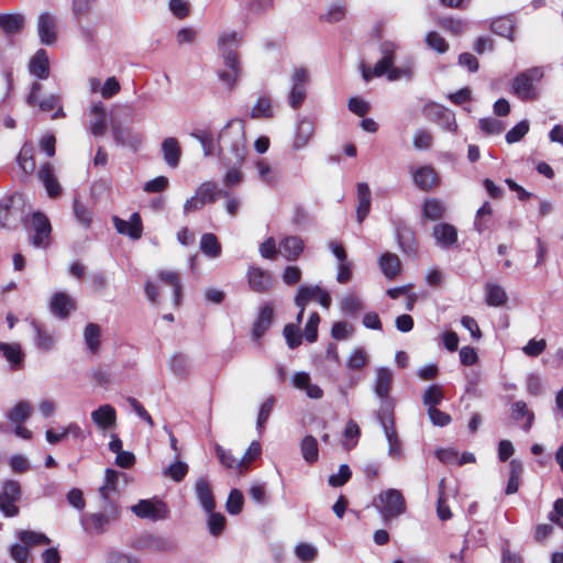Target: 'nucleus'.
<instances>
[{
  "label": "nucleus",
  "instance_id": "nucleus-45",
  "mask_svg": "<svg viewBox=\"0 0 563 563\" xmlns=\"http://www.w3.org/2000/svg\"><path fill=\"white\" fill-rule=\"evenodd\" d=\"M90 113L95 117V120L90 123V132L95 136L103 135L106 132L104 123V109L101 103H96L91 107Z\"/></svg>",
  "mask_w": 563,
  "mask_h": 563
},
{
  "label": "nucleus",
  "instance_id": "nucleus-5",
  "mask_svg": "<svg viewBox=\"0 0 563 563\" xmlns=\"http://www.w3.org/2000/svg\"><path fill=\"white\" fill-rule=\"evenodd\" d=\"M219 197L228 198L229 192L219 189L216 181H203L197 187L195 195L184 203V213L201 210L205 205L216 202Z\"/></svg>",
  "mask_w": 563,
  "mask_h": 563
},
{
  "label": "nucleus",
  "instance_id": "nucleus-32",
  "mask_svg": "<svg viewBox=\"0 0 563 563\" xmlns=\"http://www.w3.org/2000/svg\"><path fill=\"white\" fill-rule=\"evenodd\" d=\"M508 300L506 290L496 283L485 285V302L489 307H501Z\"/></svg>",
  "mask_w": 563,
  "mask_h": 563
},
{
  "label": "nucleus",
  "instance_id": "nucleus-9",
  "mask_svg": "<svg viewBox=\"0 0 563 563\" xmlns=\"http://www.w3.org/2000/svg\"><path fill=\"white\" fill-rule=\"evenodd\" d=\"M393 384V373L389 368L379 367L376 372L375 394L382 399L383 407L378 413L382 416H390L391 402L389 400V391Z\"/></svg>",
  "mask_w": 563,
  "mask_h": 563
},
{
  "label": "nucleus",
  "instance_id": "nucleus-18",
  "mask_svg": "<svg viewBox=\"0 0 563 563\" xmlns=\"http://www.w3.org/2000/svg\"><path fill=\"white\" fill-rule=\"evenodd\" d=\"M112 221L115 230L119 233L129 235L134 240L141 238L143 225L139 213H133L129 221L122 220L119 217L114 216Z\"/></svg>",
  "mask_w": 563,
  "mask_h": 563
},
{
  "label": "nucleus",
  "instance_id": "nucleus-36",
  "mask_svg": "<svg viewBox=\"0 0 563 563\" xmlns=\"http://www.w3.org/2000/svg\"><path fill=\"white\" fill-rule=\"evenodd\" d=\"M413 181L421 190L431 189L437 183V175L432 167L423 166L418 168L413 175Z\"/></svg>",
  "mask_w": 563,
  "mask_h": 563
},
{
  "label": "nucleus",
  "instance_id": "nucleus-27",
  "mask_svg": "<svg viewBox=\"0 0 563 563\" xmlns=\"http://www.w3.org/2000/svg\"><path fill=\"white\" fill-rule=\"evenodd\" d=\"M432 235L437 244L442 247L451 246L457 239L455 227L448 223H439L434 225Z\"/></svg>",
  "mask_w": 563,
  "mask_h": 563
},
{
  "label": "nucleus",
  "instance_id": "nucleus-56",
  "mask_svg": "<svg viewBox=\"0 0 563 563\" xmlns=\"http://www.w3.org/2000/svg\"><path fill=\"white\" fill-rule=\"evenodd\" d=\"M159 278L174 288L175 303L178 305L181 291L179 275L176 272L163 271L159 273Z\"/></svg>",
  "mask_w": 563,
  "mask_h": 563
},
{
  "label": "nucleus",
  "instance_id": "nucleus-6",
  "mask_svg": "<svg viewBox=\"0 0 563 563\" xmlns=\"http://www.w3.org/2000/svg\"><path fill=\"white\" fill-rule=\"evenodd\" d=\"M376 500V507L385 522L399 517L406 511L405 497L398 489H386L378 495Z\"/></svg>",
  "mask_w": 563,
  "mask_h": 563
},
{
  "label": "nucleus",
  "instance_id": "nucleus-41",
  "mask_svg": "<svg viewBox=\"0 0 563 563\" xmlns=\"http://www.w3.org/2000/svg\"><path fill=\"white\" fill-rule=\"evenodd\" d=\"M101 329L97 323H88L84 330L87 347L91 353H97L100 347Z\"/></svg>",
  "mask_w": 563,
  "mask_h": 563
},
{
  "label": "nucleus",
  "instance_id": "nucleus-13",
  "mask_svg": "<svg viewBox=\"0 0 563 563\" xmlns=\"http://www.w3.org/2000/svg\"><path fill=\"white\" fill-rule=\"evenodd\" d=\"M231 124L232 121H229L220 131L218 143H216L212 133L207 130H195L191 132V136L200 142L205 156H211L214 154L217 145L220 146V143L225 141Z\"/></svg>",
  "mask_w": 563,
  "mask_h": 563
},
{
  "label": "nucleus",
  "instance_id": "nucleus-11",
  "mask_svg": "<svg viewBox=\"0 0 563 563\" xmlns=\"http://www.w3.org/2000/svg\"><path fill=\"white\" fill-rule=\"evenodd\" d=\"M133 547L136 550H147L153 552H174L177 548L173 540L151 533H146L137 538Z\"/></svg>",
  "mask_w": 563,
  "mask_h": 563
},
{
  "label": "nucleus",
  "instance_id": "nucleus-33",
  "mask_svg": "<svg viewBox=\"0 0 563 563\" xmlns=\"http://www.w3.org/2000/svg\"><path fill=\"white\" fill-rule=\"evenodd\" d=\"M357 200L356 217L361 223L371 210V189L366 183L357 184Z\"/></svg>",
  "mask_w": 563,
  "mask_h": 563
},
{
  "label": "nucleus",
  "instance_id": "nucleus-62",
  "mask_svg": "<svg viewBox=\"0 0 563 563\" xmlns=\"http://www.w3.org/2000/svg\"><path fill=\"white\" fill-rule=\"evenodd\" d=\"M243 494L239 489H232L227 500V510L231 515H239L243 507Z\"/></svg>",
  "mask_w": 563,
  "mask_h": 563
},
{
  "label": "nucleus",
  "instance_id": "nucleus-21",
  "mask_svg": "<svg viewBox=\"0 0 563 563\" xmlns=\"http://www.w3.org/2000/svg\"><path fill=\"white\" fill-rule=\"evenodd\" d=\"M274 321V310L269 305H265L260 309L258 316L253 324L252 335L255 340H260L271 328Z\"/></svg>",
  "mask_w": 563,
  "mask_h": 563
},
{
  "label": "nucleus",
  "instance_id": "nucleus-1",
  "mask_svg": "<svg viewBox=\"0 0 563 563\" xmlns=\"http://www.w3.org/2000/svg\"><path fill=\"white\" fill-rule=\"evenodd\" d=\"M242 42V35L235 31L223 33L219 36L218 47L221 53L227 70L219 71V78L230 89L234 87L239 80L242 68L236 53L238 47Z\"/></svg>",
  "mask_w": 563,
  "mask_h": 563
},
{
  "label": "nucleus",
  "instance_id": "nucleus-63",
  "mask_svg": "<svg viewBox=\"0 0 563 563\" xmlns=\"http://www.w3.org/2000/svg\"><path fill=\"white\" fill-rule=\"evenodd\" d=\"M426 43L438 53H445L449 48L446 41L435 31H431L427 34Z\"/></svg>",
  "mask_w": 563,
  "mask_h": 563
},
{
  "label": "nucleus",
  "instance_id": "nucleus-15",
  "mask_svg": "<svg viewBox=\"0 0 563 563\" xmlns=\"http://www.w3.org/2000/svg\"><path fill=\"white\" fill-rule=\"evenodd\" d=\"M424 111L430 120L435 121L449 131L455 130V113L450 109L438 103H431L424 108Z\"/></svg>",
  "mask_w": 563,
  "mask_h": 563
},
{
  "label": "nucleus",
  "instance_id": "nucleus-23",
  "mask_svg": "<svg viewBox=\"0 0 563 563\" xmlns=\"http://www.w3.org/2000/svg\"><path fill=\"white\" fill-rule=\"evenodd\" d=\"M30 73L38 79H46L49 76V60L45 49H38L29 63Z\"/></svg>",
  "mask_w": 563,
  "mask_h": 563
},
{
  "label": "nucleus",
  "instance_id": "nucleus-44",
  "mask_svg": "<svg viewBox=\"0 0 563 563\" xmlns=\"http://www.w3.org/2000/svg\"><path fill=\"white\" fill-rule=\"evenodd\" d=\"M493 214V208L489 201H484L477 209L474 220V229L479 233H484L488 229L487 220Z\"/></svg>",
  "mask_w": 563,
  "mask_h": 563
},
{
  "label": "nucleus",
  "instance_id": "nucleus-49",
  "mask_svg": "<svg viewBox=\"0 0 563 563\" xmlns=\"http://www.w3.org/2000/svg\"><path fill=\"white\" fill-rule=\"evenodd\" d=\"M32 327L35 331V344L42 351H51L54 347L55 340L54 336L41 328L38 323L35 321L32 322Z\"/></svg>",
  "mask_w": 563,
  "mask_h": 563
},
{
  "label": "nucleus",
  "instance_id": "nucleus-58",
  "mask_svg": "<svg viewBox=\"0 0 563 563\" xmlns=\"http://www.w3.org/2000/svg\"><path fill=\"white\" fill-rule=\"evenodd\" d=\"M188 473V465L185 462L177 461L163 471V475L170 477L175 482H180Z\"/></svg>",
  "mask_w": 563,
  "mask_h": 563
},
{
  "label": "nucleus",
  "instance_id": "nucleus-38",
  "mask_svg": "<svg viewBox=\"0 0 563 563\" xmlns=\"http://www.w3.org/2000/svg\"><path fill=\"white\" fill-rule=\"evenodd\" d=\"M388 418H389V416H382L380 413H378V419L380 420V422L384 427L385 434H386V438L389 443V450H388L389 455L393 457H400L401 444L397 438L395 429L387 424Z\"/></svg>",
  "mask_w": 563,
  "mask_h": 563
},
{
  "label": "nucleus",
  "instance_id": "nucleus-43",
  "mask_svg": "<svg viewBox=\"0 0 563 563\" xmlns=\"http://www.w3.org/2000/svg\"><path fill=\"white\" fill-rule=\"evenodd\" d=\"M530 130V122L528 119H522L516 123L505 135V141L508 144H515L520 142Z\"/></svg>",
  "mask_w": 563,
  "mask_h": 563
},
{
  "label": "nucleus",
  "instance_id": "nucleus-60",
  "mask_svg": "<svg viewBox=\"0 0 563 563\" xmlns=\"http://www.w3.org/2000/svg\"><path fill=\"white\" fill-rule=\"evenodd\" d=\"M170 368L177 376H186L189 372V360L184 354H175L170 361Z\"/></svg>",
  "mask_w": 563,
  "mask_h": 563
},
{
  "label": "nucleus",
  "instance_id": "nucleus-26",
  "mask_svg": "<svg viewBox=\"0 0 563 563\" xmlns=\"http://www.w3.org/2000/svg\"><path fill=\"white\" fill-rule=\"evenodd\" d=\"M91 419L100 429H110L115 426L117 412L112 406L102 405L91 412Z\"/></svg>",
  "mask_w": 563,
  "mask_h": 563
},
{
  "label": "nucleus",
  "instance_id": "nucleus-4",
  "mask_svg": "<svg viewBox=\"0 0 563 563\" xmlns=\"http://www.w3.org/2000/svg\"><path fill=\"white\" fill-rule=\"evenodd\" d=\"M101 511L87 514L81 520L84 529L93 534H102L120 519V507L117 501H101Z\"/></svg>",
  "mask_w": 563,
  "mask_h": 563
},
{
  "label": "nucleus",
  "instance_id": "nucleus-64",
  "mask_svg": "<svg viewBox=\"0 0 563 563\" xmlns=\"http://www.w3.org/2000/svg\"><path fill=\"white\" fill-rule=\"evenodd\" d=\"M74 214L79 223L88 228L92 221L91 211L78 199L74 201Z\"/></svg>",
  "mask_w": 563,
  "mask_h": 563
},
{
  "label": "nucleus",
  "instance_id": "nucleus-28",
  "mask_svg": "<svg viewBox=\"0 0 563 563\" xmlns=\"http://www.w3.org/2000/svg\"><path fill=\"white\" fill-rule=\"evenodd\" d=\"M162 152L168 166L173 168L178 166L181 156V148L176 137H166L162 142Z\"/></svg>",
  "mask_w": 563,
  "mask_h": 563
},
{
  "label": "nucleus",
  "instance_id": "nucleus-40",
  "mask_svg": "<svg viewBox=\"0 0 563 563\" xmlns=\"http://www.w3.org/2000/svg\"><path fill=\"white\" fill-rule=\"evenodd\" d=\"M24 25L22 14H0V26L7 35L19 33Z\"/></svg>",
  "mask_w": 563,
  "mask_h": 563
},
{
  "label": "nucleus",
  "instance_id": "nucleus-37",
  "mask_svg": "<svg viewBox=\"0 0 563 563\" xmlns=\"http://www.w3.org/2000/svg\"><path fill=\"white\" fill-rule=\"evenodd\" d=\"M313 122L306 118L301 119L297 125V133L294 141V147H303L313 135Z\"/></svg>",
  "mask_w": 563,
  "mask_h": 563
},
{
  "label": "nucleus",
  "instance_id": "nucleus-53",
  "mask_svg": "<svg viewBox=\"0 0 563 563\" xmlns=\"http://www.w3.org/2000/svg\"><path fill=\"white\" fill-rule=\"evenodd\" d=\"M443 390L440 385H431L429 386L422 397V401L429 408H435L443 399Z\"/></svg>",
  "mask_w": 563,
  "mask_h": 563
},
{
  "label": "nucleus",
  "instance_id": "nucleus-31",
  "mask_svg": "<svg viewBox=\"0 0 563 563\" xmlns=\"http://www.w3.org/2000/svg\"><path fill=\"white\" fill-rule=\"evenodd\" d=\"M379 267L388 279L396 278L400 272H401V263L399 257L394 253H384L379 261H378Z\"/></svg>",
  "mask_w": 563,
  "mask_h": 563
},
{
  "label": "nucleus",
  "instance_id": "nucleus-47",
  "mask_svg": "<svg viewBox=\"0 0 563 563\" xmlns=\"http://www.w3.org/2000/svg\"><path fill=\"white\" fill-rule=\"evenodd\" d=\"M32 412V406L27 401H19L8 413V419L13 423L24 422Z\"/></svg>",
  "mask_w": 563,
  "mask_h": 563
},
{
  "label": "nucleus",
  "instance_id": "nucleus-19",
  "mask_svg": "<svg viewBox=\"0 0 563 563\" xmlns=\"http://www.w3.org/2000/svg\"><path fill=\"white\" fill-rule=\"evenodd\" d=\"M76 309V301L66 292H56L51 299L52 312L65 319Z\"/></svg>",
  "mask_w": 563,
  "mask_h": 563
},
{
  "label": "nucleus",
  "instance_id": "nucleus-25",
  "mask_svg": "<svg viewBox=\"0 0 563 563\" xmlns=\"http://www.w3.org/2000/svg\"><path fill=\"white\" fill-rule=\"evenodd\" d=\"M112 134L115 142L120 145L137 148L142 144V136L140 134L123 128L120 123L112 124Z\"/></svg>",
  "mask_w": 563,
  "mask_h": 563
},
{
  "label": "nucleus",
  "instance_id": "nucleus-22",
  "mask_svg": "<svg viewBox=\"0 0 563 563\" xmlns=\"http://www.w3.org/2000/svg\"><path fill=\"white\" fill-rule=\"evenodd\" d=\"M196 496L201 505V507L207 511L211 512L214 510L216 501L212 493V488L205 477H200L197 479L195 485Z\"/></svg>",
  "mask_w": 563,
  "mask_h": 563
},
{
  "label": "nucleus",
  "instance_id": "nucleus-8",
  "mask_svg": "<svg viewBox=\"0 0 563 563\" xmlns=\"http://www.w3.org/2000/svg\"><path fill=\"white\" fill-rule=\"evenodd\" d=\"M21 203L20 194H13L0 200V227L12 228L23 220V212L18 209Z\"/></svg>",
  "mask_w": 563,
  "mask_h": 563
},
{
  "label": "nucleus",
  "instance_id": "nucleus-20",
  "mask_svg": "<svg viewBox=\"0 0 563 563\" xmlns=\"http://www.w3.org/2000/svg\"><path fill=\"white\" fill-rule=\"evenodd\" d=\"M247 276L249 285L255 292H265L273 286L272 276L258 267H250Z\"/></svg>",
  "mask_w": 563,
  "mask_h": 563
},
{
  "label": "nucleus",
  "instance_id": "nucleus-12",
  "mask_svg": "<svg viewBox=\"0 0 563 563\" xmlns=\"http://www.w3.org/2000/svg\"><path fill=\"white\" fill-rule=\"evenodd\" d=\"M310 300H317L320 305L328 309L332 299L329 292L319 286H301L295 298L296 306H306Z\"/></svg>",
  "mask_w": 563,
  "mask_h": 563
},
{
  "label": "nucleus",
  "instance_id": "nucleus-39",
  "mask_svg": "<svg viewBox=\"0 0 563 563\" xmlns=\"http://www.w3.org/2000/svg\"><path fill=\"white\" fill-rule=\"evenodd\" d=\"M40 178L43 181L49 197H57L60 194V186L53 174L49 164H45L40 168Z\"/></svg>",
  "mask_w": 563,
  "mask_h": 563
},
{
  "label": "nucleus",
  "instance_id": "nucleus-14",
  "mask_svg": "<svg viewBox=\"0 0 563 563\" xmlns=\"http://www.w3.org/2000/svg\"><path fill=\"white\" fill-rule=\"evenodd\" d=\"M34 234L31 235V243L36 246H46L51 234V223L41 212H34L32 217Z\"/></svg>",
  "mask_w": 563,
  "mask_h": 563
},
{
  "label": "nucleus",
  "instance_id": "nucleus-48",
  "mask_svg": "<svg viewBox=\"0 0 563 563\" xmlns=\"http://www.w3.org/2000/svg\"><path fill=\"white\" fill-rule=\"evenodd\" d=\"M302 457L308 463H314L318 460V442L314 437L306 435L300 444Z\"/></svg>",
  "mask_w": 563,
  "mask_h": 563
},
{
  "label": "nucleus",
  "instance_id": "nucleus-61",
  "mask_svg": "<svg viewBox=\"0 0 563 563\" xmlns=\"http://www.w3.org/2000/svg\"><path fill=\"white\" fill-rule=\"evenodd\" d=\"M284 336L290 349H296L301 344V334L298 325L288 323L284 328Z\"/></svg>",
  "mask_w": 563,
  "mask_h": 563
},
{
  "label": "nucleus",
  "instance_id": "nucleus-34",
  "mask_svg": "<svg viewBox=\"0 0 563 563\" xmlns=\"http://www.w3.org/2000/svg\"><path fill=\"white\" fill-rule=\"evenodd\" d=\"M523 472V464L520 460L512 459L509 462V477L505 487L506 495L516 494L519 489L520 476Z\"/></svg>",
  "mask_w": 563,
  "mask_h": 563
},
{
  "label": "nucleus",
  "instance_id": "nucleus-50",
  "mask_svg": "<svg viewBox=\"0 0 563 563\" xmlns=\"http://www.w3.org/2000/svg\"><path fill=\"white\" fill-rule=\"evenodd\" d=\"M0 351L13 366H18L23 358L21 346L16 343H0Z\"/></svg>",
  "mask_w": 563,
  "mask_h": 563
},
{
  "label": "nucleus",
  "instance_id": "nucleus-54",
  "mask_svg": "<svg viewBox=\"0 0 563 563\" xmlns=\"http://www.w3.org/2000/svg\"><path fill=\"white\" fill-rule=\"evenodd\" d=\"M261 452L262 448L260 442L253 441L250 444L249 449L246 450L242 460H240L239 463L236 464V468L239 470V472L243 473L247 468L249 463L257 459Z\"/></svg>",
  "mask_w": 563,
  "mask_h": 563
},
{
  "label": "nucleus",
  "instance_id": "nucleus-55",
  "mask_svg": "<svg viewBox=\"0 0 563 563\" xmlns=\"http://www.w3.org/2000/svg\"><path fill=\"white\" fill-rule=\"evenodd\" d=\"M19 538L25 544L24 547L48 544L51 542V540L45 534L30 530L20 531Z\"/></svg>",
  "mask_w": 563,
  "mask_h": 563
},
{
  "label": "nucleus",
  "instance_id": "nucleus-42",
  "mask_svg": "<svg viewBox=\"0 0 563 563\" xmlns=\"http://www.w3.org/2000/svg\"><path fill=\"white\" fill-rule=\"evenodd\" d=\"M200 250L209 257H218L221 254V244L213 233H205L200 240Z\"/></svg>",
  "mask_w": 563,
  "mask_h": 563
},
{
  "label": "nucleus",
  "instance_id": "nucleus-52",
  "mask_svg": "<svg viewBox=\"0 0 563 563\" xmlns=\"http://www.w3.org/2000/svg\"><path fill=\"white\" fill-rule=\"evenodd\" d=\"M444 489H445V481L441 479L439 483V496H438V503H437V514L441 520H448V519L452 518V511L450 510L449 506L446 505Z\"/></svg>",
  "mask_w": 563,
  "mask_h": 563
},
{
  "label": "nucleus",
  "instance_id": "nucleus-16",
  "mask_svg": "<svg viewBox=\"0 0 563 563\" xmlns=\"http://www.w3.org/2000/svg\"><path fill=\"white\" fill-rule=\"evenodd\" d=\"M37 32L42 44H54L57 40V24L55 16L48 12H43L38 16Z\"/></svg>",
  "mask_w": 563,
  "mask_h": 563
},
{
  "label": "nucleus",
  "instance_id": "nucleus-17",
  "mask_svg": "<svg viewBox=\"0 0 563 563\" xmlns=\"http://www.w3.org/2000/svg\"><path fill=\"white\" fill-rule=\"evenodd\" d=\"M516 19L512 14L500 15L492 19L489 30L501 37L515 41Z\"/></svg>",
  "mask_w": 563,
  "mask_h": 563
},
{
  "label": "nucleus",
  "instance_id": "nucleus-30",
  "mask_svg": "<svg viewBox=\"0 0 563 563\" xmlns=\"http://www.w3.org/2000/svg\"><path fill=\"white\" fill-rule=\"evenodd\" d=\"M510 416L514 421H519L526 418V422L522 426V430L528 432L532 428L534 422V412L529 410L527 404L523 400H517L512 402L510 408Z\"/></svg>",
  "mask_w": 563,
  "mask_h": 563
},
{
  "label": "nucleus",
  "instance_id": "nucleus-24",
  "mask_svg": "<svg viewBox=\"0 0 563 563\" xmlns=\"http://www.w3.org/2000/svg\"><path fill=\"white\" fill-rule=\"evenodd\" d=\"M303 251V241L299 236H286L279 242L278 252L288 261H296Z\"/></svg>",
  "mask_w": 563,
  "mask_h": 563
},
{
  "label": "nucleus",
  "instance_id": "nucleus-57",
  "mask_svg": "<svg viewBox=\"0 0 563 563\" xmlns=\"http://www.w3.org/2000/svg\"><path fill=\"white\" fill-rule=\"evenodd\" d=\"M251 117L254 119L272 118L273 110L271 99L267 97L258 98L256 104L252 109Z\"/></svg>",
  "mask_w": 563,
  "mask_h": 563
},
{
  "label": "nucleus",
  "instance_id": "nucleus-29",
  "mask_svg": "<svg viewBox=\"0 0 563 563\" xmlns=\"http://www.w3.org/2000/svg\"><path fill=\"white\" fill-rule=\"evenodd\" d=\"M131 511L142 519H162L165 515L161 514V509L150 499H142L131 507Z\"/></svg>",
  "mask_w": 563,
  "mask_h": 563
},
{
  "label": "nucleus",
  "instance_id": "nucleus-7",
  "mask_svg": "<svg viewBox=\"0 0 563 563\" xmlns=\"http://www.w3.org/2000/svg\"><path fill=\"white\" fill-rule=\"evenodd\" d=\"M22 499V487L18 481L3 482L0 489V511L7 518L16 517L20 514L18 504Z\"/></svg>",
  "mask_w": 563,
  "mask_h": 563
},
{
  "label": "nucleus",
  "instance_id": "nucleus-59",
  "mask_svg": "<svg viewBox=\"0 0 563 563\" xmlns=\"http://www.w3.org/2000/svg\"><path fill=\"white\" fill-rule=\"evenodd\" d=\"M460 324L470 332L473 341H479L483 338V332L473 317L462 316L460 318Z\"/></svg>",
  "mask_w": 563,
  "mask_h": 563
},
{
  "label": "nucleus",
  "instance_id": "nucleus-3",
  "mask_svg": "<svg viewBox=\"0 0 563 563\" xmlns=\"http://www.w3.org/2000/svg\"><path fill=\"white\" fill-rule=\"evenodd\" d=\"M397 49L398 45L394 42L384 41L380 43L379 53L382 54V58L373 67V74L375 77H382L386 75L387 78L391 81L411 77V67L394 66Z\"/></svg>",
  "mask_w": 563,
  "mask_h": 563
},
{
  "label": "nucleus",
  "instance_id": "nucleus-51",
  "mask_svg": "<svg viewBox=\"0 0 563 563\" xmlns=\"http://www.w3.org/2000/svg\"><path fill=\"white\" fill-rule=\"evenodd\" d=\"M422 212L424 218L434 221L442 218L444 208L439 200L430 198L424 201Z\"/></svg>",
  "mask_w": 563,
  "mask_h": 563
},
{
  "label": "nucleus",
  "instance_id": "nucleus-46",
  "mask_svg": "<svg viewBox=\"0 0 563 563\" xmlns=\"http://www.w3.org/2000/svg\"><path fill=\"white\" fill-rule=\"evenodd\" d=\"M478 128L486 135H499L506 129V124L499 119L485 117L479 119Z\"/></svg>",
  "mask_w": 563,
  "mask_h": 563
},
{
  "label": "nucleus",
  "instance_id": "nucleus-10",
  "mask_svg": "<svg viewBox=\"0 0 563 563\" xmlns=\"http://www.w3.org/2000/svg\"><path fill=\"white\" fill-rule=\"evenodd\" d=\"M309 80V73L306 68H296L291 76V90L288 96V102L291 108L298 109L306 99V85Z\"/></svg>",
  "mask_w": 563,
  "mask_h": 563
},
{
  "label": "nucleus",
  "instance_id": "nucleus-35",
  "mask_svg": "<svg viewBox=\"0 0 563 563\" xmlns=\"http://www.w3.org/2000/svg\"><path fill=\"white\" fill-rule=\"evenodd\" d=\"M119 473L114 470L108 468L106 471L104 484L99 488L101 501L109 503L115 501L112 494L118 490Z\"/></svg>",
  "mask_w": 563,
  "mask_h": 563
},
{
  "label": "nucleus",
  "instance_id": "nucleus-2",
  "mask_svg": "<svg viewBox=\"0 0 563 563\" xmlns=\"http://www.w3.org/2000/svg\"><path fill=\"white\" fill-rule=\"evenodd\" d=\"M544 76L543 68L533 66L518 73L510 81V92L521 101H534L540 97L537 84Z\"/></svg>",
  "mask_w": 563,
  "mask_h": 563
}]
</instances>
